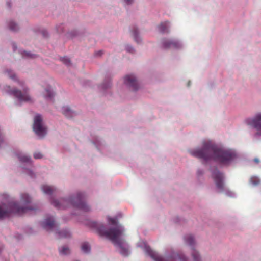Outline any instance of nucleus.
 Wrapping results in <instances>:
<instances>
[{"label":"nucleus","mask_w":261,"mask_h":261,"mask_svg":"<svg viewBox=\"0 0 261 261\" xmlns=\"http://www.w3.org/2000/svg\"><path fill=\"white\" fill-rule=\"evenodd\" d=\"M190 153L192 156L204 161L213 159L223 164L228 163L235 157V153L232 151L219 148L210 141H203L202 148L191 150Z\"/></svg>","instance_id":"obj_1"},{"label":"nucleus","mask_w":261,"mask_h":261,"mask_svg":"<svg viewBox=\"0 0 261 261\" xmlns=\"http://www.w3.org/2000/svg\"><path fill=\"white\" fill-rule=\"evenodd\" d=\"M91 226L95 228L101 236H104L110 239L115 245L119 248V252L124 256H127L128 250L124 246V241L120 238L123 230L119 226L107 230L105 226L99 223L92 222Z\"/></svg>","instance_id":"obj_2"},{"label":"nucleus","mask_w":261,"mask_h":261,"mask_svg":"<svg viewBox=\"0 0 261 261\" xmlns=\"http://www.w3.org/2000/svg\"><path fill=\"white\" fill-rule=\"evenodd\" d=\"M31 202V197L27 194L23 193L21 195V206L15 202H10L8 205L4 204L0 205V219L7 217L11 213H16L20 215L25 213L28 211L35 210L34 207L28 205Z\"/></svg>","instance_id":"obj_3"},{"label":"nucleus","mask_w":261,"mask_h":261,"mask_svg":"<svg viewBox=\"0 0 261 261\" xmlns=\"http://www.w3.org/2000/svg\"><path fill=\"white\" fill-rule=\"evenodd\" d=\"M51 204L59 209H64L72 206L74 207L87 212L90 207L84 201V194L83 193H78L75 197L67 199L62 198L59 200H53Z\"/></svg>","instance_id":"obj_4"},{"label":"nucleus","mask_w":261,"mask_h":261,"mask_svg":"<svg viewBox=\"0 0 261 261\" xmlns=\"http://www.w3.org/2000/svg\"><path fill=\"white\" fill-rule=\"evenodd\" d=\"M18 84L21 88L12 89L10 86H7L4 88L5 91L21 101H30L31 98L28 93V89L25 86L24 83L22 81H18Z\"/></svg>","instance_id":"obj_5"},{"label":"nucleus","mask_w":261,"mask_h":261,"mask_svg":"<svg viewBox=\"0 0 261 261\" xmlns=\"http://www.w3.org/2000/svg\"><path fill=\"white\" fill-rule=\"evenodd\" d=\"M145 251L146 253L155 261H177L178 260L180 261H185L186 259L184 255L179 254H174L172 257L165 259L159 256L149 247H146Z\"/></svg>","instance_id":"obj_6"},{"label":"nucleus","mask_w":261,"mask_h":261,"mask_svg":"<svg viewBox=\"0 0 261 261\" xmlns=\"http://www.w3.org/2000/svg\"><path fill=\"white\" fill-rule=\"evenodd\" d=\"M33 129L36 135L40 138H43L47 133L46 128L43 125L42 119L39 115H37L35 117Z\"/></svg>","instance_id":"obj_7"},{"label":"nucleus","mask_w":261,"mask_h":261,"mask_svg":"<svg viewBox=\"0 0 261 261\" xmlns=\"http://www.w3.org/2000/svg\"><path fill=\"white\" fill-rule=\"evenodd\" d=\"M212 177L214 180L217 188L220 192L224 190V185L223 183V175L222 173L219 172L217 169H214L212 171Z\"/></svg>","instance_id":"obj_8"},{"label":"nucleus","mask_w":261,"mask_h":261,"mask_svg":"<svg viewBox=\"0 0 261 261\" xmlns=\"http://www.w3.org/2000/svg\"><path fill=\"white\" fill-rule=\"evenodd\" d=\"M246 123L257 130V135H261V113L256 114L253 118L247 119Z\"/></svg>","instance_id":"obj_9"},{"label":"nucleus","mask_w":261,"mask_h":261,"mask_svg":"<svg viewBox=\"0 0 261 261\" xmlns=\"http://www.w3.org/2000/svg\"><path fill=\"white\" fill-rule=\"evenodd\" d=\"M185 241L186 243L189 244L190 246H191L193 247V245L194 243V240L193 236L191 234H188L185 237ZM193 251L192 252V255L194 261H200V257L197 251L194 250L192 248Z\"/></svg>","instance_id":"obj_10"},{"label":"nucleus","mask_w":261,"mask_h":261,"mask_svg":"<svg viewBox=\"0 0 261 261\" xmlns=\"http://www.w3.org/2000/svg\"><path fill=\"white\" fill-rule=\"evenodd\" d=\"M124 83L133 90H137L138 88L136 79L133 75H126L124 78Z\"/></svg>","instance_id":"obj_11"},{"label":"nucleus","mask_w":261,"mask_h":261,"mask_svg":"<svg viewBox=\"0 0 261 261\" xmlns=\"http://www.w3.org/2000/svg\"><path fill=\"white\" fill-rule=\"evenodd\" d=\"M163 47L164 48H178L180 47L179 42L175 40L164 39L162 41Z\"/></svg>","instance_id":"obj_12"},{"label":"nucleus","mask_w":261,"mask_h":261,"mask_svg":"<svg viewBox=\"0 0 261 261\" xmlns=\"http://www.w3.org/2000/svg\"><path fill=\"white\" fill-rule=\"evenodd\" d=\"M42 226L47 230H51L55 227L56 225L53 218L49 217L42 222Z\"/></svg>","instance_id":"obj_13"},{"label":"nucleus","mask_w":261,"mask_h":261,"mask_svg":"<svg viewBox=\"0 0 261 261\" xmlns=\"http://www.w3.org/2000/svg\"><path fill=\"white\" fill-rule=\"evenodd\" d=\"M41 190L44 193L51 195L55 191L56 189L54 187L50 186L43 185L41 187Z\"/></svg>","instance_id":"obj_14"},{"label":"nucleus","mask_w":261,"mask_h":261,"mask_svg":"<svg viewBox=\"0 0 261 261\" xmlns=\"http://www.w3.org/2000/svg\"><path fill=\"white\" fill-rule=\"evenodd\" d=\"M62 113L68 118L73 117L75 115V113L72 111L70 109L67 107H64L62 108Z\"/></svg>","instance_id":"obj_15"},{"label":"nucleus","mask_w":261,"mask_h":261,"mask_svg":"<svg viewBox=\"0 0 261 261\" xmlns=\"http://www.w3.org/2000/svg\"><path fill=\"white\" fill-rule=\"evenodd\" d=\"M169 22L168 21L162 22L159 26L158 29L161 33H164L168 32V28Z\"/></svg>","instance_id":"obj_16"},{"label":"nucleus","mask_w":261,"mask_h":261,"mask_svg":"<svg viewBox=\"0 0 261 261\" xmlns=\"http://www.w3.org/2000/svg\"><path fill=\"white\" fill-rule=\"evenodd\" d=\"M58 233L59 234V238H66L70 237V232L67 230L59 231Z\"/></svg>","instance_id":"obj_17"},{"label":"nucleus","mask_w":261,"mask_h":261,"mask_svg":"<svg viewBox=\"0 0 261 261\" xmlns=\"http://www.w3.org/2000/svg\"><path fill=\"white\" fill-rule=\"evenodd\" d=\"M82 250L84 253H88L90 251V247L89 244L87 242H85L82 244L81 246Z\"/></svg>","instance_id":"obj_18"},{"label":"nucleus","mask_w":261,"mask_h":261,"mask_svg":"<svg viewBox=\"0 0 261 261\" xmlns=\"http://www.w3.org/2000/svg\"><path fill=\"white\" fill-rule=\"evenodd\" d=\"M18 158L22 162H29L30 161V158L25 155L19 154Z\"/></svg>","instance_id":"obj_19"},{"label":"nucleus","mask_w":261,"mask_h":261,"mask_svg":"<svg viewBox=\"0 0 261 261\" xmlns=\"http://www.w3.org/2000/svg\"><path fill=\"white\" fill-rule=\"evenodd\" d=\"M9 28L11 30L16 31L18 29V27L17 24L13 21H11L9 24Z\"/></svg>","instance_id":"obj_20"},{"label":"nucleus","mask_w":261,"mask_h":261,"mask_svg":"<svg viewBox=\"0 0 261 261\" xmlns=\"http://www.w3.org/2000/svg\"><path fill=\"white\" fill-rule=\"evenodd\" d=\"M60 252L61 254H67L69 253V249L67 247L63 246L62 249H59Z\"/></svg>","instance_id":"obj_21"},{"label":"nucleus","mask_w":261,"mask_h":261,"mask_svg":"<svg viewBox=\"0 0 261 261\" xmlns=\"http://www.w3.org/2000/svg\"><path fill=\"white\" fill-rule=\"evenodd\" d=\"M133 35L135 40L137 42H139L140 39L138 36V30L137 29H134V31H133Z\"/></svg>","instance_id":"obj_22"},{"label":"nucleus","mask_w":261,"mask_h":261,"mask_svg":"<svg viewBox=\"0 0 261 261\" xmlns=\"http://www.w3.org/2000/svg\"><path fill=\"white\" fill-rule=\"evenodd\" d=\"M45 91L46 92V96L47 97L49 98H51L53 97V93L51 91V87H48L45 89Z\"/></svg>","instance_id":"obj_23"},{"label":"nucleus","mask_w":261,"mask_h":261,"mask_svg":"<svg viewBox=\"0 0 261 261\" xmlns=\"http://www.w3.org/2000/svg\"><path fill=\"white\" fill-rule=\"evenodd\" d=\"M61 61L66 65L69 66L70 64V59L66 57H63L61 58Z\"/></svg>","instance_id":"obj_24"},{"label":"nucleus","mask_w":261,"mask_h":261,"mask_svg":"<svg viewBox=\"0 0 261 261\" xmlns=\"http://www.w3.org/2000/svg\"><path fill=\"white\" fill-rule=\"evenodd\" d=\"M22 55L23 57H29V58H34L35 55L31 54L30 53L27 52V51H23V53H22Z\"/></svg>","instance_id":"obj_25"},{"label":"nucleus","mask_w":261,"mask_h":261,"mask_svg":"<svg viewBox=\"0 0 261 261\" xmlns=\"http://www.w3.org/2000/svg\"><path fill=\"white\" fill-rule=\"evenodd\" d=\"M108 222L110 224L113 225H116L117 224V221H116V219L115 218L109 217L108 218Z\"/></svg>","instance_id":"obj_26"},{"label":"nucleus","mask_w":261,"mask_h":261,"mask_svg":"<svg viewBox=\"0 0 261 261\" xmlns=\"http://www.w3.org/2000/svg\"><path fill=\"white\" fill-rule=\"evenodd\" d=\"M43 155L40 152H35L34 154V158L36 159H41Z\"/></svg>","instance_id":"obj_27"},{"label":"nucleus","mask_w":261,"mask_h":261,"mask_svg":"<svg viewBox=\"0 0 261 261\" xmlns=\"http://www.w3.org/2000/svg\"><path fill=\"white\" fill-rule=\"evenodd\" d=\"M8 75L11 79H14L15 77V75L14 73L12 72V71L9 70L7 71Z\"/></svg>","instance_id":"obj_28"},{"label":"nucleus","mask_w":261,"mask_h":261,"mask_svg":"<svg viewBox=\"0 0 261 261\" xmlns=\"http://www.w3.org/2000/svg\"><path fill=\"white\" fill-rule=\"evenodd\" d=\"M127 50L129 52L133 53L134 51V49L132 47L128 46L127 48Z\"/></svg>","instance_id":"obj_29"},{"label":"nucleus","mask_w":261,"mask_h":261,"mask_svg":"<svg viewBox=\"0 0 261 261\" xmlns=\"http://www.w3.org/2000/svg\"><path fill=\"white\" fill-rule=\"evenodd\" d=\"M102 88H103V89H106V88H109V87H110V84H109L107 86H106L104 84H103V85H102Z\"/></svg>","instance_id":"obj_30"},{"label":"nucleus","mask_w":261,"mask_h":261,"mask_svg":"<svg viewBox=\"0 0 261 261\" xmlns=\"http://www.w3.org/2000/svg\"><path fill=\"white\" fill-rule=\"evenodd\" d=\"M96 55L100 56L102 54V51L100 50L96 53Z\"/></svg>","instance_id":"obj_31"},{"label":"nucleus","mask_w":261,"mask_h":261,"mask_svg":"<svg viewBox=\"0 0 261 261\" xmlns=\"http://www.w3.org/2000/svg\"><path fill=\"white\" fill-rule=\"evenodd\" d=\"M126 3H127L128 4H130L133 0H125Z\"/></svg>","instance_id":"obj_32"},{"label":"nucleus","mask_w":261,"mask_h":261,"mask_svg":"<svg viewBox=\"0 0 261 261\" xmlns=\"http://www.w3.org/2000/svg\"><path fill=\"white\" fill-rule=\"evenodd\" d=\"M254 161L256 163H259V160L258 159H254Z\"/></svg>","instance_id":"obj_33"},{"label":"nucleus","mask_w":261,"mask_h":261,"mask_svg":"<svg viewBox=\"0 0 261 261\" xmlns=\"http://www.w3.org/2000/svg\"><path fill=\"white\" fill-rule=\"evenodd\" d=\"M7 5H8V6L9 7H10V2H7Z\"/></svg>","instance_id":"obj_34"},{"label":"nucleus","mask_w":261,"mask_h":261,"mask_svg":"<svg viewBox=\"0 0 261 261\" xmlns=\"http://www.w3.org/2000/svg\"><path fill=\"white\" fill-rule=\"evenodd\" d=\"M13 48H14V50H15L16 47L15 46V44H13Z\"/></svg>","instance_id":"obj_35"},{"label":"nucleus","mask_w":261,"mask_h":261,"mask_svg":"<svg viewBox=\"0 0 261 261\" xmlns=\"http://www.w3.org/2000/svg\"><path fill=\"white\" fill-rule=\"evenodd\" d=\"M43 36H44V37H45V35L44 33H43Z\"/></svg>","instance_id":"obj_36"}]
</instances>
